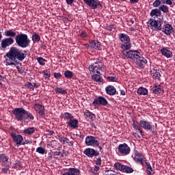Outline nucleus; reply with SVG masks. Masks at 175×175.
Masks as SVG:
<instances>
[{
    "label": "nucleus",
    "mask_w": 175,
    "mask_h": 175,
    "mask_svg": "<svg viewBox=\"0 0 175 175\" xmlns=\"http://www.w3.org/2000/svg\"><path fill=\"white\" fill-rule=\"evenodd\" d=\"M67 5H72L75 0H66Z\"/></svg>",
    "instance_id": "13d9d810"
},
{
    "label": "nucleus",
    "mask_w": 175,
    "mask_h": 175,
    "mask_svg": "<svg viewBox=\"0 0 175 175\" xmlns=\"http://www.w3.org/2000/svg\"><path fill=\"white\" fill-rule=\"evenodd\" d=\"M34 88H39V85H38V83H33V89H34Z\"/></svg>",
    "instance_id": "69168bd1"
},
{
    "label": "nucleus",
    "mask_w": 175,
    "mask_h": 175,
    "mask_svg": "<svg viewBox=\"0 0 175 175\" xmlns=\"http://www.w3.org/2000/svg\"><path fill=\"white\" fill-rule=\"evenodd\" d=\"M64 76L66 79H72V77H73V72L67 70L64 72Z\"/></svg>",
    "instance_id": "ea45409f"
},
{
    "label": "nucleus",
    "mask_w": 175,
    "mask_h": 175,
    "mask_svg": "<svg viewBox=\"0 0 175 175\" xmlns=\"http://www.w3.org/2000/svg\"><path fill=\"white\" fill-rule=\"evenodd\" d=\"M27 58V54L21 51V49L12 46L9 51L5 54V65L6 66H10L14 65L17 66L20 62H23Z\"/></svg>",
    "instance_id": "f257e3e1"
},
{
    "label": "nucleus",
    "mask_w": 175,
    "mask_h": 175,
    "mask_svg": "<svg viewBox=\"0 0 175 175\" xmlns=\"http://www.w3.org/2000/svg\"><path fill=\"white\" fill-rule=\"evenodd\" d=\"M118 151L122 155H129V154H131V147L126 143L122 144L118 146Z\"/></svg>",
    "instance_id": "0eeeda50"
},
{
    "label": "nucleus",
    "mask_w": 175,
    "mask_h": 175,
    "mask_svg": "<svg viewBox=\"0 0 175 175\" xmlns=\"http://www.w3.org/2000/svg\"><path fill=\"white\" fill-rule=\"evenodd\" d=\"M165 3L166 5H172L173 2H172V0H166Z\"/></svg>",
    "instance_id": "680f3d73"
},
{
    "label": "nucleus",
    "mask_w": 175,
    "mask_h": 175,
    "mask_svg": "<svg viewBox=\"0 0 175 175\" xmlns=\"http://www.w3.org/2000/svg\"><path fill=\"white\" fill-rule=\"evenodd\" d=\"M37 61L42 66H44V65H46V62H47V60L42 57H38Z\"/></svg>",
    "instance_id": "4c0bfd02"
},
{
    "label": "nucleus",
    "mask_w": 175,
    "mask_h": 175,
    "mask_svg": "<svg viewBox=\"0 0 175 175\" xmlns=\"http://www.w3.org/2000/svg\"><path fill=\"white\" fill-rule=\"evenodd\" d=\"M105 91L108 95L113 96L117 94V90L111 85H109L105 88Z\"/></svg>",
    "instance_id": "6ab92c4d"
},
{
    "label": "nucleus",
    "mask_w": 175,
    "mask_h": 175,
    "mask_svg": "<svg viewBox=\"0 0 175 175\" xmlns=\"http://www.w3.org/2000/svg\"><path fill=\"white\" fill-rule=\"evenodd\" d=\"M107 103V100H106V98L102 96H98V98H94L92 105L96 107V106H106Z\"/></svg>",
    "instance_id": "9b49d317"
},
{
    "label": "nucleus",
    "mask_w": 175,
    "mask_h": 175,
    "mask_svg": "<svg viewBox=\"0 0 175 175\" xmlns=\"http://www.w3.org/2000/svg\"><path fill=\"white\" fill-rule=\"evenodd\" d=\"M102 59H98V62H94L93 64L90 65L88 68L90 73H97L100 75L102 73Z\"/></svg>",
    "instance_id": "39448f33"
},
{
    "label": "nucleus",
    "mask_w": 175,
    "mask_h": 175,
    "mask_svg": "<svg viewBox=\"0 0 175 175\" xmlns=\"http://www.w3.org/2000/svg\"><path fill=\"white\" fill-rule=\"evenodd\" d=\"M4 36L7 38L3 39L1 42L0 49L1 50H5L9 46L14 44V39L13 38L16 37V31L13 29H8L4 31Z\"/></svg>",
    "instance_id": "7ed1b4c3"
},
{
    "label": "nucleus",
    "mask_w": 175,
    "mask_h": 175,
    "mask_svg": "<svg viewBox=\"0 0 175 175\" xmlns=\"http://www.w3.org/2000/svg\"><path fill=\"white\" fill-rule=\"evenodd\" d=\"M86 146H92L93 147H99V141L98 138L94 136H88L85 138Z\"/></svg>",
    "instance_id": "1a4fd4ad"
},
{
    "label": "nucleus",
    "mask_w": 175,
    "mask_h": 175,
    "mask_svg": "<svg viewBox=\"0 0 175 175\" xmlns=\"http://www.w3.org/2000/svg\"><path fill=\"white\" fill-rule=\"evenodd\" d=\"M146 173L147 175H154V170H152V167L151 164L148 162H146Z\"/></svg>",
    "instance_id": "393cba45"
},
{
    "label": "nucleus",
    "mask_w": 175,
    "mask_h": 175,
    "mask_svg": "<svg viewBox=\"0 0 175 175\" xmlns=\"http://www.w3.org/2000/svg\"><path fill=\"white\" fill-rule=\"evenodd\" d=\"M25 87H27V88H28V90H31L32 91H33V85L32 84V83L27 82L25 83Z\"/></svg>",
    "instance_id": "8fccbe9b"
},
{
    "label": "nucleus",
    "mask_w": 175,
    "mask_h": 175,
    "mask_svg": "<svg viewBox=\"0 0 175 175\" xmlns=\"http://www.w3.org/2000/svg\"><path fill=\"white\" fill-rule=\"evenodd\" d=\"M92 79L96 81V83H102L103 81V79L100 77V74H94L92 76Z\"/></svg>",
    "instance_id": "cd10ccee"
},
{
    "label": "nucleus",
    "mask_w": 175,
    "mask_h": 175,
    "mask_svg": "<svg viewBox=\"0 0 175 175\" xmlns=\"http://www.w3.org/2000/svg\"><path fill=\"white\" fill-rule=\"evenodd\" d=\"M49 136H52V135H54V131H51L48 133Z\"/></svg>",
    "instance_id": "774afa93"
},
{
    "label": "nucleus",
    "mask_w": 175,
    "mask_h": 175,
    "mask_svg": "<svg viewBox=\"0 0 175 175\" xmlns=\"http://www.w3.org/2000/svg\"><path fill=\"white\" fill-rule=\"evenodd\" d=\"M114 166H115L116 169H117V170H120V172H122V170H124V165L120 163H116L114 164Z\"/></svg>",
    "instance_id": "a19ab883"
},
{
    "label": "nucleus",
    "mask_w": 175,
    "mask_h": 175,
    "mask_svg": "<svg viewBox=\"0 0 175 175\" xmlns=\"http://www.w3.org/2000/svg\"><path fill=\"white\" fill-rule=\"evenodd\" d=\"M89 47L94 49V50H102V44L98 41H92L89 44Z\"/></svg>",
    "instance_id": "aec40b11"
},
{
    "label": "nucleus",
    "mask_w": 175,
    "mask_h": 175,
    "mask_svg": "<svg viewBox=\"0 0 175 175\" xmlns=\"http://www.w3.org/2000/svg\"><path fill=\"white\" fill-rule=\"evenodd\" d=\"M36 152H38V154H41L43 155L44 154H46V149L42 147H38L36 148Z\"/></svg>",
    "instance_id": "37998d69"
},
{
    "label": "nucleus",
    "mask_w": 175,
    "mask_h": 175,
    "mask_svg": "<svg viewBox=\"0 0 175 175\" xmlns=\"http://www.w3.org/2000/svg\"><path fill=\"white\" fill-rule=\"evenodd\" d=\"M15 42L21 49H27L31 44V40L28 38V35L26 33H20L18 35L16 33Z\"/></svg>",
    "instance_id": "20e7f679"
},
{
    "label": "nucleus",
    "mask_w": 175,
    "mask_h": 175,
    "mask_svg": "<svg viewBox=\"0 0 175 175\" xmlns=\"http://www.w3.org/2000/svg\"><path fill=\"white\" fill-rule=\"evenodd\" d=\"M67 125L70 128H72V129H77V128H79V120L73 118V119H71L67 122Z\"/></svg>",
    "instance_id": "f3484780"
},
{
    "label": "nucleus",
    "mask_w": 175,
    "mask_h": 175,
    "mask_svg": "<svg viewBox=\"0 0 175 175\" xmlns=\"http://www.w3.org/2000/svg\"><path fill=\"white\" fill-rule=\"evenodd\" d=\"M147 62V59L143 57V56L141 55L137 59V60L135 62V64L141 68V69H144L145 65H146Z\"/></svg>",
    "instance_id": "dca6fc26"
},
{
    "label": "nucleus",
    "mask_w": 175,
    "mask_h": 175,
    "mask_svg": "<svg viewBox=\"0 0 175 175\" xmlns=\"http://www.w3.org/2000/svg\"><path fill=\"white\" fill-rule=\"evenodd\" d=\"M154 88V89L152 90V94H155L157 95H158L159 94H161V92L163 91L162 90V88H161V85H158V86L156 85Z\"/></svg>",
    "instance_id": "72a5a7b5"
},
{
    "label": "nucleus",
    "mask_w": 175,
    "mask_h": 175,
    "mask_svg": "<svg viewBox=\"0 0 175 175\" xmlns=\"http://www.w3.org/2000/svg\"><path fill=\"white\" fill-rule=\"evenodd\" d=\"M133 128H134V129H136L137 131H139V132L142 134L143 133V131H142V129H140V127H139V126H137V124H136V122L134 121L133 124Z\"/></svg>",
    "instance_id": "de8ad7c7"
},
{
    "label": "nucleus",
    "mask_w": 175,
    "mask_h": 175,
    "mask_svg": "<svg viewBox=\"0 0 175 175\" xmlns=\"http://www.w3.org/2000/svg\"><path fill=\"white\" fill-rule=\"evenodd\" d=\"M172 31H173V27L170 24H166L163 28L162 32L167 35V36H170L172 34Z\"/></svg>",
    "instance_id": "a211bd4d"
},
{
    "label": "nucleus",
    "mask_w": 175,
    "mask_h": 175,
    "mask_svg": "<svg viewBox=\"0 0 175 175\" xmlns=\"http://www.w3.org/2000/svg\"><path fill=\"white\" fill-rule=\"evenodd\" d=\"M119 39L122 42V43L131 42V38H129V36L125 33H120L119 35Z\"/></svg>",
    "instance_id": "412c9836"
},
{
    "label": "nucleus",
    "mask_w": 175,
    "mask_h": 175,
    "mask_svg": "<svg viewBox=\"0 0 175 175\" xmlns=\"http://www.w3.org/2000/svg\"><path fill=\"white\" fill-rule=\"evenodd\" d=\"M11 137H12L14 143H16L17 147L19 146H24L25 144V142H24V138L21 135H17L15 133H11Z\"/></svg>",
    "instance_id": "6e6552de"
},
{
    "label": "nucleus",
    "mask_w": 175,
    "mask_h": 175,
    "mask_svg": "<svg viewBox=\"0 0 175 175\" xmlns=\"http://www.w3.org/2000/svg\"><path fill=\"white\" fill-rule=\"evenodd\" d=\"M139 124L141 128H143L145 131H152V128H154L152 123L147 120H140Z\"/></svg>",
    "instance_id": "ddd939ff"
},
{
    "label": "nucleus",
    "mask_w": 175,
    "mask_h": 175,
    "mask_svg": "<svg viewBox=\"0 0 175 175\" xmlns=\"http://www.w3.org/2000/svg\"><path fill=\"white\" fill-rule=\"evenodd\" d=\"M126 94V90H120V94H122L123 96H125Z\"/></svg>",
    "instance_id": "052dcab7"
},
{
    "label": "nucleus",
    "mask_w": 175,
    "mask_h": 175,
    "mask_svg": "<svg viewBox=\"0 0 175 175\" xmlns=\"http://www.w3.org/2000/svg\"><path fill=\"white\" fill-rule=\"evenodd\" d=\"M84 116L85 118H90V120H94V118H95V114L92 113L88 110H86L84 112Z\"/></svg>",
    "instance_id": "2f4dec72"
},
{
    "label": "nucleus",
    "mask_w": 175,
    "mask_h": 175,
    "mask_svg": "<svg viewBox=\"0 0 175 175\" xmlns=\"http://www.w3.org/2000/svg\"><path fill=\"white\" fill-rule=\"evenodd\" d=\"M63 175H80V170L77 168H70L68 171L64 173Z\"/></svg>",
    "instance_id": "4be33fe9"
},
{
    "label": "nucleus",
    "mask_w": 175,
    "mask_h": 175,
    "mask_svg": "<svg viewBox=\"0 0 175 175\" xmlns=\"http://www.w3.org/2000/svg\"><path fill=\"white\" fill-rule=\"evenodd\" d=\"M161 53L164 57H166V58H172V57H173V53L165 48L161 49Z\"/></svg>",
    "instance_id": "5701e85b"
},
{
    "label": "nucleus",
    "mask_w": 175,
    "mask_h": 175,
    "mask_svg": "<svg viewBox=\"0 0 175 175\" xmlns=\"http://www.w3.org/2000/svg\"><path fill=\"white\" fill-rule=\"evenodd\" d=\"M137 94H138V95H143V96L148 95V90H147V88H146L140 87L138 88L137 91Z\"/></svg>",
    "instance_id": "a878e982"
},
{
    "label": "nucleus",
    "mask_w": 175,
    "mask_h": 175,
    "mask_svg": "<svg viewBox=\"0 0 175 175\" xmlns=\"http://www.w3.org/2000/svg\"><path fill=\"white\" fill-rule=\"evenodd\" d=\"M81 38H87V33H85V31H82L81 33Z\"/></svg>",
    "instance_id": "bf43d9fd"
},
{
    "label": "nucleus",
    "mask_w": 175,
    "mask_h": 175,
    "mask_svg": "<svg viewBox=\"0 0 175 175\" xmlns=\"http://www.w3.org/2000/svg\"><path fill=\"white\" fill-rule=\"evenodd\" d=\"M150 75L153 79H156L157 80H159V79H161V73L155 68H153L150 70Z\"/></svg>",
    "instance_id": "b1692460"
},
{
    "label": "nucleus",
    "mask_w": 175,
    "mask_h": 175,
    "mask_svg": "<svg viewBox=\"0 0 175 175\" xmlns=\"http://www.w3.org/2000/svg\"><path fill=\"white\" fill-rule=\"evenodd\" d=\"M55 92L56 94H62V95H65V94H66V90L61 88H55Z\"/></svg>",
    "instance_id": "e433bc0d"
},
{
    "label": "nucleus",
    "mask_w": 175,
    "mask_h": 175,
    "mask_svg": "<svg viewBox=\"0 0 175 175\" xmlns=\"http://www.w3.org/2000/svg\"><path fill=\"white\" fill-rule=\"evenodd\" d=\"M42 75H44V77L45 79H50V71H48L47 70H44L42 71Z\"/></svg>",
    "instance_id": "a18cd8bd"
},
{
    "label": "nucleus",
    "mask_w": 175,
    "mask_h": 175,
    "mask_svg": "<svg viewBox=\"0 0 175 175\" xmlns=\"http://www.w3.org/2000/svg\"><path fill=\"white\" fill-rule=\"evenodd\" d=\"M56 155H57L58 157L59 155H61V157H64V154L62 153H61V152H56Z\"/></svg>",
    "instance_id": "338daca9"
},
{
    "label": "nucleus",
    "mask_w": 175,
    "mask_h": 175,
    "mask_svg": "<svg viewBox=\"0 0 175 175\" xmlns=\"http://www.w3.org/2000/svg\"><path fill=\"white\" fill-rule=\"evenodd\" d=\"M0 161H2V162H8L9 161V159L5 154H0Z\"/></svg>",
    "instance_id": "49530a36"
},
{
    "label": "nucleus",
    "mask_w": 175,
    "mask_h": 175,
    "mask_svg": "<svg viewBox=\"0 0 175 175\" xmlns=\"http://www.w3.org/2000/svg\"><path fill=\"white\" fill-rule=\"evenodd\" d=\"M159 5H161V1H159V0H156L153 3L154 8H158V6H159Z\"/></svg>",
    "instance_id": "864d4df0"
},
{
    "label": "nucleus",
    "mask_w": 175,
    "mask_h": 175,
    "mask_svg": "<svg viewBox=\"0 0 175 175\" xmlns=\"http://www.w3.org/2000/svg\"><path fill=\"white\" fill-rule=\"evenodd\" d=\"M122 172H123V173H133V168L128 165H124L123 170Z\"/></svg>",
    "instance_id": "f704fd0d"
},
{
    "label": "nucleus",
    "mask_w": 175,
    "mask_h": 175,
    "mask_svg": "<svg viewBox=\"0 0 175 175\" xmlns=\"http://www.w3.org/2000/svg\"><path fill=\"white\" fill-rule=\"evenodd\" d=\"M161 14H162V13L161 12V10L157 8L152 10L150 12L151 17H154V16H155V17H159L161 16Z\"/></svg>",
    "instance_id": "bb28decb"
},
{
    "label": "nucleus",
    "mask_w": 175,
    "mask_h": 175,
    "mask_svg": "<svg viewBox=\"0 0 175 175\" xmlns=\"http://www.w3.org/2000/svg\"><path fill=\"white\" fill-rule=\"evenodd\" d=\"M148 24L153 31L162 30V22L161 21V18H159V20L150 18L148 21Z\"/></svg>",
    "instance_id": "423d86ee"
},
{
    "label": "nucleus",
    "mask_w": 175,
    "mask_h": 175,
    "mask_svg": "<svg viewBox=\"0 0 175 175\" xmlns=\"http://www.w3.org/2000/svg\"><path fill=\"white\" fill-rule=\"evenodd\" d=\"M85 3L90 8V9H93L95 10L99 6L102 8V4H100V1H96L95 0H83Z\"/></svg>",
    "instance_id": "9d476101"
},
{
    "label": "nucleus",
    "mask_w": 175,
    "mask_h": 175,
    "mask_svg": "<svg viewBox=\"0 0 175 175\" xmlns=\"http://www.w3.org/2000/svg\"><path fill=\"white\" fill-rule=\"evenodd\" d=\"M33 109L36 111H38L39 116L42 117V118H44L45 113H44V106L40 104H35L33 105Z\"/></svg>",
    "instance_id": "2eb2a0df"
},
{
    "label": "nucleus",
    "mask_w": 175,
    "mask_h": 175,
    "mask_svg": "<svg viewBox=\"0 0 175 175\" xmlns=\"http://www.w3.org/2000/svg\"><path fill=\"white\" fill-rule=\"evenodd\" d=\"M83 154H85V155L89 158H94V157H98V155H99V152L95 150V149L87 148L83 151Z\"/></svg>",
    "instance_id": "4468645a"
},
{
    "label": "nucleus",
    "mask_w": 175,
    "mask_h": 175,
    "mask_svg": "<svg viewBox=\"0 0 175 175\" xmlns=\"http://www.w3.org/2000/svg\"><path fill=\"white\" fill-rule=\"evenodd\" d=\"M8 170H9V168L8 167L2 169V172L3 173H8Z\"/></svg>",
    "instance_id": "e2e57ef3"
},
{
    "label": "nucleus",
    "mask_w": 175,
    "mask_h": 175,
    "mask_svg": "<svg viewBox=\"0 0 175 175\" xmlns=\"http://www.w3.org/2000/svg\"><path fill=\"white\" fill-rule=\"evenodd\" d=\"M12 113L14 114L15 120H16V121H20L21 122H23V121L27 122L28 118L31 121L35 120L33 115L23 107L15 108L12 111Z\"/></svg>",
    "instance_id": "f03ea898"
},
{
    "label": "nucleus",
    "mask_w": 175,
    "mask_h": 175,
    "mask_svg": "<svg viewBox=\"0 0 175 175\" xmlns=\"http://www.w3.org/2000/svg\"><path fill=\"white\" fill-rule=\"evenodd\" d=\"M99 169H100V166L95 165L94 167H90V172L92 173L94 175H98L99 174Z\"/></svg>",
    "instance_id": "c85d7f7f"
},
{
    "label": "nucleus",
    "mask_w": 175,
    "mask_h": 175,
    "mask_svg": "<svg viewBox=\"0 0 175 175\" xmlns=\"http://www.w3.org/2000/svg\"><path fill=\"white\" fill-rule=\"evenodd\" d=\"M107 80H108V81L117 82L118 78H117L116 77H107Z\"/></svg>",
    "instance_id": "09e8293b"
},
{
    "label": "nucleus",
    "mask_w": 175,
    "mask_h": 175,
    "mask_svg": "<svg viewBox=\"0 0 175 175\" xmlns=\"http://www.w3.org/2000/svg\"><path fill=\"white\" fill-rule=\"evenodd\" d=\"M142 53L137 50H130L129 51V57L132 59L133 62H136L138 58H140Z\"/></svg>",
    "instance_id": "f8f14e48"
},
{
    "label": "nucleus",
    "mask_w": 175,
    "mask_h": 175,
    "mask_svg": "<svg viewBox=\"0 0 175 175\" xmlns=\"http://www.w3.org/2000/svg\"><path fill=\"white\" fill-rule=\"evenodd\" d=\"M159 9V10H161L163 13H169V8L165 5L160 6Z\"/></svg>",
    "instance_id": "79ce46f5"
},
{
    "label": "nucleus",
    "mask_w": 175,
    "mask_h": 175,
    "mask_svg": "<svg viewBox=\"0 0 175 175\" xmlns=\"http://www.w3.org/2000/svg\"><path fill=\"white\" fill-rule=\"evenodd\" d=\"M143 157V154L142 152L135 150V158H142Z\"/></svg>",
    "instance_id": "603ef678"
},
{
    "label": "nucleus",
    "mask_w": 175,
    "mask_h": 175,
    "mask_svg": "<svg viewBox=\"0 0 175 175\" xmlns=\"http://www.w3.org/2000/svg\"><path fill=\"white\" fill-rule=\"evenodd\" d=\"M96 165H97V166H100V165H102V159L98 158L96 160Z\"/></svg>",
    "instance_id": "5fc2aeb1"
},
{
    "label": "nucleus",
    "mask_w": 175,
    "mask_h": 175,
    "mask_svg": "<svg viewBox=\"0 0 175 175\" xmlns=\"http://www.w3.org/2000/svg\"><path fill=\"white\" fill-rule=\"evenodd\" d=\"M35 131H36V129H35V127H29L23 130V133L25 135H32L33 133H35Z\"/></svg>",
    "instance_id": "c756f323"
},
{
    "label": "nucleus",
    "mask_w": 175,
    "mask_h": 175,
    "mask_svg": "<svg viewBox=\"0 0 175 175\" xmlns=\"http://www.w3.org/2000/svg\"><path fill=\"white\" fill-rule=\"evenodd\" d=\"M65 143L68 146H73V142H70L68 138L64 137L62 144H65Z\"/></svg>",
    "instance_id": "c03bdc74"
},
{
    "label": "nucleus",
    "mask_w": 175,
    "mask_h": 175,
    "mask_svg": "<svg viewBox=\"0 0 175 175\" xmlns=\"http://www.w3.org/2000/svg\"><path fill=\"white\" fill-rule=\"evenodd\" d=\"M63 117L64 120H69V121H70V120H73L74 118L73 116H72V114L69 112H65L63 114Z\"/></svg>",
    "instance_id": "c9c22d12"
},
{
    "label": "nucleus",
    "mask_w": 175,
    "mask_h": 175,
    "mask_svg": "<svg viewBox=\"0 0 175 175\" xmlns=\"http://www.w3.org/2000/svg\"><path fill=\"white\" fill-rule=\"evenodd\" d=\"M134 161H135V162H137V163H140L141 165H142V166H144V163H146V162H147V160H146V157H134Z\"/></svg>",
    "instance_id": "7c9ffc66"
},
{
    "label": "nucleus",
    "mask_w": 175,
    "mask_h": 175,
    "mask_svg": "<svg viewBox=\"0 0 175 175\" xmlns=\"http://www.w3.org/2000/svg\"><path fill=\"white\" fill-rule=\"evenodd\" d=\"M131 47H132V44H131V42H124L121 46V49H122L124 51L126 50H129Z\"/></svg>",
    "instance_id": "473e14b6"
},
{
    "label": "nucleus",
    "mask_w": 175,
    "mask_h": 175,
    "mask_svg": "<svg viewBox=\"0 0 175 175\" xmlns=\"http://www.w3.org/2000/svg\"><path fill=\"white\" fill-rule=\"evenodd\" d=\"M131 3H139V0H130Z\"/></svg>",
    "instance_id": "0e129e2a"
},
{
    "label": "nucleus",
    "mask_w": 175,
    "mask_h": 175,
    "mask_svg": "<svg viewBox=\"0 0 175 175\" xmlns=\"http://www.w3.org/2000/svg\"><path fill=\"white\" fill-rule=\"evenodd\" d=\"M54 77L55 79H59V77H62V75L59 72H55Z\"/></svg>",
    "instance_id": "6e6d98bb"
},
{
    "label": "nucleus",
    "mask_w": 175,
    "mask_h": 175,
    "mask_svg": "<svg viewBox=\"0 0 175 175\" xmlns=\"http://www.w3.org/2000/svg\"><path fill=\"white\" fill-rule=\"evenodd\" d=\"M107 31H113V29H114V26L112 25H110L109 26H108V27H107Z\"/></svg>",
    "instance_id": "4d7b16f0"
},
{
    "label": "nucleus",
    "mask_w": 175,
    "mask_h": 175,
    "mask_svg": "<svg viewBox=\"0 0 175 175\" xmlns=\"http://www.w3.org/2000/svg\"><path fill=\"white\" fill-rule=\"evenodd\" d=\"M31 39L33 43L36 42H40V36L38 33H34V35L31 36Z\"/></svg>",
    "instance_id": "58836bf2"
},
{
    "label": "nucleus",
    "mask_w": 175,
    "mask_h": 175,
    "mask_svg": "<svg viewBox=\"0 0 175 175\" xmlns=\"http://www.w3.org/2000/svg\"><path fill=\"white\" fill-rule=\"evenodd\" d=\"M122 57L124 59H129V51L122 52Z\"/></svg>",
    "instance_id": "3c124183"
}]
</instances>
